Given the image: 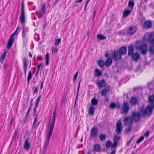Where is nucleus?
<instances>
[{
  "label": "nucleus",
  "mask_w": 154,
  "mask_h": 154,
  "mask_svg": "<svg viewBox=\"0 0 154 154\" xmlns=\"http://www.w3.org/2000/svg\"><path fill=\"white\" fill-rule=\"evenodd\" d=\"M154 108V105H149L146 107L145 109L141 108L139 112H132L131 116L133 119L135 121L137 122L140 120V116L145 117L147 115H150Z\"/></svg>",
  "instance_id": "f257e3e1"
},
{
  "label": "nucleus",
  "mask_w": 154,
  "mask_h": 154,
  "mask_svg": "<svg viewBox=\"0 0 154 154\" xmlns=\"http://www.w3.org/2000/svg\"><path fill=\"white\" fill-rule=\"evenodd\" d=\"M136 48L137 49L141 50V53L143 54H145L147 51V45L142 42L137 41L135 45Z\"/></svg>",
  "instance_id": "f03ea898"
},
{
  "label": "nucleus",
  "mask_w": 154,
  "mask_h": 154,
  "mask_svg": "<svg viewBox=\"0 0 154 154\" xmlns=\"http://www.w3.org/2000/svg\"><path fill=\"white\" fill-rule=\"evenodd\" d=\"M133 52V47L131 45L128 48V55L131 56L132 60L134 61H137L140 57V55L137 53H134Z\"/></svg>",
  "instance_id": "7ed1b4c3"
},
{
  "label": "nucleus",
  "mask_w": 154,
  "mask_h": 154,
  "mask_svg": "<svg viewBox=\"0 0 154 154\" xmlns=\"http://www.w3.org/2000/svg\"><path fill=\"white\" fill-rule=\"evenodd\" d=\"M122 109V113L123 114L125 115L128 112L129 107L128 102L125 101L123 102Z\"/></svg>",
  "instance_id": "20e7f679"
},
{
  "label": "nucleus",
  "mask_w": 154,
  "mask_h": 154,
  "mask_svg": "<svg viewBox=\"0 0 154 154\" xmlns=\"http://www.w3.org/2000/svg\"><path fill=\"white\" fill-rule=\"evenodd\" d=\"M54 126V125L51 124L49 128L48 129L46 140L49 141L52 135Z\"/></svg>",
  "instance_id": "39448f33"
},
{
  "label": "nucleus",
  "mask_w": 154,
  "mask_h": 154,
  "mask_svg": "<svg viewBox=\"0 0 154 154\" xmlns=\"http://www.w3.org/2000/svg\"><path fill=\"white\" fill-rule=\"evenodd\" d=\"M20 20L21 23L24 25L25 22V14L24 12V2L23 1L22 3L21 13L20 17Z\"/></svg>",
  "instance_id": "423d86ee"
},
{
  "label": "nucleus",
  "mask_w": 154,
  "mask_h": 154,
  "mask_svg": "<svg viewBox=\"0 0 154 154\" xmlns=\"http://www.w3.org/2000/svg\"><path fill=\"white\" fill-rule=\"evenodd\" d=\"M45 5L44 3L42 4L40 8V11L38 13V17L41 19L43 16L45 11Z\"/></svg>",
  "instance_id": "0eeeda50"
},
{
  "label": "nucleus",
  "mask_w": 154,
  "mask_h": 154,
  "mask_svg": "<svg viewBox=\"0 0 154 154\" xmlns=\"http://www.w3.org/2000/svg\"><path fill=\"white\" fill-rule=\"evenodd\" d=\"M116 130L118 134H120L122 129V122L121 119H119L117 122L116 124Z\"/></svg>",
  "instance_id": "6e6552de"
},
{
  "label": "nucleus",
  "mask_w": 154,
  "mask_h": 154,
  "mask_svg": "<svg viewBox=\"0 0 154 154\" xmlns=\"http://www.w3.org/2000/svg\"><path fill=\"white\" fill-rule=\"evenodd\" d=\"M137 28L135 26L132 25L130 26L127 30L128 33L131 35L134 34L136 32Z\"/></svg>",
  "instance_id": "1a4fd4ad"
},
{
  "label": "nucleus",
  "mask_w": 154,
  "mask_h": 154,
  "mask_svg": "<svg viewBox=\"0 0 154 154\" xmlns=\"http://www.w3.org/2000/svg\"><path fill=\"white\" fill-rule=\"evenodd\" d=\"M110 89V87L108 85H106V88L105 89H102L100 91V94L102 96H106V93L109 91Z\"/></svg>",
  "instance_id": "9d476101"
},
{
  "label": "nucleus",
  "mask_w": 154,
  "mask_h": 154,
  "mask_svg": "<svg viewBox=\"0 0 154 154\" xmlns=\"http://www.w3.org/2000/svg\"><path fill=\"white\" fill-rule=\"evenodd\" d=\"M124 122L125 125L130 126L133 122V119L131 117H128L125 119Z\"/></svg>",
  "instance_id": "9b49d317"
},
{
  "label": "nucleus",
  "mask_w": 154,
  "mask_h": 154,
  "mask_svg": "<svg viewBox=\"0 0 154 154\" xmlns=\"http://www.w3.org/2000/svg\"><path fill=\"white\" fill-rule=\"evenodd\" d=\"M122 55L118 51H116L114 52L112 54V57L116 61L119 60L121 59Z\"/></svg>",
  "instance_id": "f8f14e48"
},
{
  "label": "nucleus",
  "mask_w": 154,
  "mask_h": 154,
  "mask_svg": "<svg viewBox=\"0 0 154 154\" xmlns=\"http://www.w3.org/2000/svg\"><path fill=\"white\" fill-rule=\"evenodd\" d=\"M96 84L99 89H101L103 87H105V88H106V85H107L106 84L105 81L103 80H102L100 82H97Z\"/></svg>",
  "instance_id": "ddd939ff"
},
{
  "label": "nucleus",
  "mask_w": 154,
  "mask_h": 154,
  "mask_svg": "<svg viewBox=\"0 0 154 154\" xmlns=\"http://www.w3.org/2000/svg\"><path fill=\"white\" fill-rule=\"evenodd\" d=\"M30 145L29 141V138H27L25 140L23 144V147L25 150L28 151L29 149Z\"/></svg>",
  "instance_id": "4468645a"
},
{
  "label": "nucleus",
  "mask_w": 154,
  "mask_h": 154,
  "mask_svg": "<svg viewBox=\"0 0 154 154\" xmlns=\"http://www.w3.org/2000/svg\"><path fill=\"white\" fill-rule=\"evenodd\" d=\"M106 147L107 148H109L111 147L112 149L115 148L116 146L114 145V143L112 144V142L110 140H107L105 143Z\"/></svg>",
  "instance_id": "2eb2a0df"
},
{
  "label": "nucleus",
  "mask_w": 154,
  "mask_h": 154,
  "mask_svg": "<svg viewBox=\"0 0 154 154\" xmlns=\"http://www.w3.org/2000/svg\"><path fill=\"white\" fill-rule=\"evenodd\" d=\"M152 26V24L150 21H146L144 22L143 27L145 29H148L150 28Z\"/></svg>",
  "instance_id": "dca6fc26"
},
{
  "label": "nucleus",
  "mask_w": 154,
  "mask_h": 154,
  "mask_svg": "<svg viewBox=\"0 0 154 154\" xmlns=\"http://www.w3.org/2000/svg\"><path fill=\"white\" fill-rule=\"evenodd\" d=\"M14 38L10 37L8 42V43L6 45L7 48L8 49L11 46L14 41Z\"/></svg>",
  "instance_id": "f3484780"
},
{
  "label": "nucleus",
  "mask_w": 154,
  "mask_h": 154,
  "mask_svg": "<svg viewBox=\"0 0 154 154\" xmlns=\"http://www.w3.org/2000/svg\"><path fill=\"white\" fill-rule=\"evenodd\" d=\"M28 61L26 58H24L23 59V67L24 68V72L25 74H26V69L27 67Z\"/></svg>",
  "instance_id": "a211bd4d"
},
{
  "label": "nucleus",
  "mask_w": 154,
  "mask_h": 154,
  "mask_svg": "<svg viewBox=\"0 0 154 154\" xmlns=\"http://www.w3.org/2000/svg\"><path fill=\"white\" fill-rule=\"evenodd\" d=\"M97 130L96 128H93L91 130V134L92 137H95L97 136Z\"/></svg>",
  "instance_id": "6ab92c4d"
},
{
  "label": "nucleus",
  "mask_w": 154,
  "mask_h": 154,
  "mask_svg": "<svg viewBox=\"0 0 154 154\" xmlns=\"http://www.w3.org/2000/svg\"><path fill=\"white\" fill-rule=\"evenodd\" d=\"M126 50L127 48L125 47H122L120 48L119 52L122 55L126 54Z\"/></svg>",
  "instance_id": "aec40b11"
},
{
  "label": "nucleus",
  "mask_w": 154,
  "mask_h": 154,
  "mask_svg": "<svg viewBox=\"0 0 154 154\" xmlns=\"http://www.w3.org/2000/svg\"><path fill=\"white\" fill-rule=\"evenodd\" d=\"M137 99L135 97H132L130 100V103L132 105H134L137 103Z\"/></svg>",
  "instance_id": "412c9836"
},
{
  "label": "nucleus",
  "mask_w": 154,
  "mask_h": 154,
  "mask_svg": "<svg viewBox=\"0 0 154 154\" xmlns=\"http://www.w3.org/2000/svg\"><path fill=\"white\" fill-rule=\"evenodd\" d=\"M94 75L96 77H99L102 75V72L98 69H95L94 71Z\"/></svg>",
  "instance_id": "4be33fe9"
},
{
  "label": "nucleus",
  "mask_w": 154,
  "mask_h": 154,
  "mask_svg": "<svg viewBox=\"0 0 154 154\" xmlns=\"http://www.w3.org/2000/svg\"><path fill=\"white\" fill-rule=\"evenodd\" d=\"M148 41L151 43L154 42V34L152 33L150 34L149 37Z\"/></svg>",
  "instance_id": "5701e85b"
},
{
  "label": "nucleus",
  "mask_w": 154,
  "mask_h": 154,
  "mask_svg": "<svg viewBox=\"0 0 154 154\" xmlns=\"http://www.w3.org/2000/svg\"><path fill=\"white\" fill-rule=\"evenodd\" d=\"M95 108L94 106L91 105L90 108H89L88 113L89 115H93L94 112L95 111Z\"/></svg>",
  "instance_id": "b1692460"
},
{
  "label": "nucleus",
  "mask_w": 154,
  "mask_h": 154,
  "mask_svg": "<svg viewBox=\"0 0 154 154\" xmlns=\"http://www.w3.org/2000/svg\"><path fill=\"white\" fill-rule=\"evenodd\" d=\"M94 149L96 152H100L101 149V146L99 144H95L94 146Z\"/></svg>",
  "instance_id": "393cba45"
},
{
  "label": "nucleus",
  "mask_w": 154,
  "mask_h": 154,
  "mask_svg": "<svg viewBox=\"0 0 154 154\" xmlns=\"http://www.w3.org/2000/svg\"><path fill=\"white\" fill-rule=\"evenodd\" d=\"M112 59L108 58L105 62V66L108 67L110 66L112 64Z\"/></svg>",
  "instance_id": "a878e982"
},
{
  "label": "nucleus",
  "mask_w": 154,
  "mask_h": 154,
  "mask_svg": "<svg viewBox=\"0 0 154 154\" xmlns=\"http://www.w3.org/2000/svg\"><path fill=\"white\" fill-rule=\"evenodd\" d=\"M98 65L100 67H102L105 66V62L101 59H99L98 62Z\"/></svg>",
  "instance_id": "bb28decb"
},
{
  "label": "nucleus",
  "mask_w": 154,
  "mask_h": 154,
  "mask_svg": "<svg viewBox=\"0 0 154 154\" xmlns=\"http://www.w3.org/2000/svg\"><path fill=\"white\" fill-rule=\"evenodd\" d=\"M131 11L130 10H125L123 12V16L124 17H126L128 16L131 12Z\"/></svg>",
  "instance_id": "cd10ccee"
},
{
  "label": "nucleus",
  "mask_w": 154,
  "mask_h": 154,
  "mask_svg": "<svg viewBox=\"0 0 154 154\" xmlns=\"http://www.w3.org/2000/svg\"><path fill=\"white\" fill-rule=\"evenodd\" d=\"M45 64L46 65L48 66L49 64V54L48 52H47L45 56Z\"/></svg>",
  "instance_id": "c85d7f7f"
},
{
  "label": "nucleus",
  "mask_w": 154,
  "mask_h": 154,
  "mask_svg": "<svg viewBox=\"0 0 154 154\" xmlns=\"http://www.w3.org/2000/svg\"><path fill=\"white\" fill-rule=\"evenodd\" d=\"M120 137L119 136H118L117 135H116L115 136L113 142L114 145H117V141L120 139Z\"/></svg>",
  "instance_id": "c756f323"
},
{
  "label": "nucleus",
  "mask_w": 154,
  "mask_h": 154,
  "mask_svg": "<svg viewBox=\"0 0 154 154\" xmlns=\"http://www.w3.org/2000/svg\"><path fill=\"white\" fill-rule=\"evenodd\" d=\"M6 56V51H5L4 54L2 55L1 56V58H0V62L2 63L5 59Z\"/></svg>",
  "instance_id": "7c9ffc66"
},
{
  "label": "nucleus",
  "mask_w": 154,
  "mask_h": 154,
  "mask_svg": "<svg viewBox=\"0 0 154 154\" xmlns=\"http://www.w3.org/2000/svg\"><path fill=\"white\" fill-rule=\"evenodd\" d=\"M91 102L92 104L91 105L93 106H95L97 105L98 101L96 99L93 98L91 100Z\"/></svg>",
  "instance_id": "2f4dec72"
},
{
  "label": "nucleus",
  "mask_w": 154,
  "mask_h": 154,
  "mask_svg": "<svg viewBox=\"0 0 154 154\" xmlns=\"http://www.w3.org/2000/svg\"><path fill=\"white\" fill-rule=\"evenodd\" d=\"M154 100V96L152 95L149 96V97L148 101L150 103H152L151 105L154 104L153 103V101ZM150 105H151L150 104Z\"/></svg>",
  "instance_id": "473e14b6"
},
{
  "label": "nucleus",
  "mask_w": 154,
  "mask_h": 154,
  "mask_svg": "<svg viewBox=\"0 0 154 154\" xmlns=\"http://www.w3.org/2000/svg\"><path fill=\"white\" fill-rule=\"evenodd\" d=\"M49 141L46 140L45 143V144L44 145V148L43 150V151L44 152H45L46 151L47 149V148L48 145L49 144Z\"/></svg>",
  "instance_id": "72a5a7b5"
},
{
  "label": "nucleus",
  "mask_w": 154,
  "mask_h": 154,
  "mask_svg": "<svg viewBox=\"0 0 154 154\" xmlns=\"http://www.w3.org/2000/svg\"><path fill=\"white\" fill-rule=\"evenodd\" d=\"M42 67H43V65L42 63H40L38 66V69H37V73L36 74V75H37L38 72L40 71H41L42 69Z\"/></svg>",
  "instance_id": "f704fd0d"
},
{
  "label": "nucleus",
  "mask_w": 154,
  "mask_h": 154,
  "mask_svg": "<svg viewBox=\"0 0 154 154\" xmlns=\"http://www.w3.org/2000/svg\"><path fill=\"white\" fill-rule=\"evenodd\" d=\"M134 5V1H131V0H130L129 2L128 6L129 8H132V9H133V8Z\"/></svg>",
  "instance_id": "c9c22d12"
},
{
  "label": "nucleus",
  "mask_w": 154,
  "mask_h": 154,
  "mask_svg": "<svg viewBox=\"0 0 154 154\" xmlns=\"http://www.w3.org/2000/svg\"><path fill=\"white\" fill-rule=\"evenodd\" d=\"M55 111H54V112L53 113V118L52 120V122H51V124L54 125L55 124V118H56V115H55Z\"/></svg>",
  "instance_id": "e433bc0d"
},
{
  "label": "nucleus",
  "mask_w": 154,
  "mask_h": 154,
  "mask_svg": "<svg viewBox=\"0 0 154 154\" xmlns=\"http://www.w3.org/2000/svg\"><path fill=\"white\" fill-rule=\"evenodd\" d=\"M97 37L100 40H104L106 38V37L100 34L97 35Z\"/></svg>",
  "instance_id": "4c0bfd02"
},
{
  "label": "nucleus",
  "mask_w": 154,
  "mask_h": 154,
  "mask_svg": "<svg viewBox=\"0 0 154 154\" xmlns=\"http://www.w3.org/2000/svg\"><path fill=\"white\" fill-rule=\"evenodd\" d=\"M30 109V108H29L26 114V116H25L24 117V123H26V119L28 116L29 114V112Z\"/></svg>",
  "instance_id": "58836bf2"
},
{
  "label": "nucleus",
  "mask_w": 154,
  "mask_h": 154,
  "mask_svg": "<svg viewBox=\"0 0 154 154\" xmlns=\"http://www.w3.org/2000/svg\"><path fill=\"white\" fill-rule=\"evenodd\" d=\"M58 51V49L57 48L55 47L52 48V54L54 55Z\"/></svg>",
  "instance_id": "ea45409f"
},
{
  "label": "nucleus",
  "mask_w": 154,
  "mask_h": 154,
  "mask_svg": "<svg viewBox=\"0 0 154 154\" xmlns=\"http://www.w3.org/2000/svg\"><path fill=\"white\" fill-rule=\"evenodd\" d=\"M32 77V73L30 71L29 72L28 76L27 77V81L28 83L29 82V81L30 80Z\"/></svg>",
  "instance_id": "a19ab883"
},
{
  "label": "nucleus",
  "mask_w": 154,
  "mask_h": 154,
  "mask_svg": "<svg viewBox=\"0 0 154 154\" xmlns=\"http://www.w3.org/2000/svg\"><path fill=\"white\" fill-rule=\"evenodd\" d=\"M149 50L151 53H154V45H151L149 47Z\"/></svg>",
  "instance_id": "79ce46f5"
},
{
  "label": "nucleus",
  "mask_w": 154,
  "mask_h": 154,
  "mask_svg": "<svg viewBox=\"0 0 154 154\" xmlns=\"http://www.w3.org/2000/svg\"><path fill=\"white\" fill-rule=\"evenodd\" d=\"M99 137L100 140L103 141L105 139L106 136L105 135L102 134Z\"/></svg>",
  "instance_id": "37998d69"
},
{
  "label": "nucleus",
  "mask_w": 154,
  "mask_h": 154,
  "mask_svg": "<svg viewBox=\"0 0 154 154\" xmlns=\"http://www.w3.org/2000/svg\"><path fill=\"white\" fill-rule=\"evenodd\" d=\"M144 139V137L143 136H141L140 137L137 141V143H139L140 142L143 141Z\"/></svg>",
  "instance_id": "c03bdc74"
},
{
  "label": "nucleus",
  "mask_w": 154,
  "mask_h": 154,
  "mask_svg": "<svg viewBox=\"0 0 154 154\" xmlns=\"http://www.w3.org/2000/svg\"><path fill=\"white\" fill-rule=\"evenodd\" d=\"M116 105L115 103H110L109 107L110 108L114 109L116 107Z\"/></svg>",
  "instance_id": "a18cd8bd"
},
{
  "label": "nucleus",
  "mask_w": 154,
  "mask_h": 154,
  "mask_svg": "<svg viewBox=\"0 0 154 154\" xmlns=\"http://www.w3.org/2000/svg\"><path fill=\"white\" fill-rule=\"evenodd\" d=\"M24 28L25 26L24 25H23V32H22V37L23 38H24L25 37V34L24 33Z\"/></svg>",
  "instance_id": "49530a36"
},
{
  "label": "nucleus",
  "mask_w": 154,
  "mask_h": 154,
  "mask_svg": "<svg viewBox=\"0 0 154 154\" xmlns=\"http://www.w3.org/2000/svg\"><path fill=\"white\" fill-rule=\"evenodd\" d=\"M18 29V27H17L16 30L14 32V33L12 34L10 37H12V38H14V35L16 34L17 33V30Z\"/></svg>",
  "instance_id": "de8ad7c7"
},
{
  "label": "nucleus",
  "mask_w": 154,
  "mask_h": 154,
  "mask_svg": "<svg viewBox=\"0 0 154 154\" xmlns=\"http://www.w3.org/2000/svg\"><path fill=\"white\" fill-rule=\"evenodd\" d=\"M60 39L58 38V39H57L56 40L55 43V45H57L59 44L60 42Z\"/></svg>",
  "instance_id": "09e8293b"
},
{
  "label": "nucleus",
  "mask_w": 154,
  "mask_h": 154,
  "mask_svg": "<svg viewBox=\"0 0 154 154\" xmlns=\"http://www.w3.org/2000/svg\"><path fill=\"white\" fill-rule=\"evenodd\" d=\"M37 119V116L36 115L35 116L34 119V122L33 125V127L34 128L35 127V124L36 122V120Z\"/></svg>",
  "instance_id": "8fccbe9b"
},
{
  "label": "nucleus",
  "mask_w": 154,
  "mask_h": 154,
  "mask_svg": "<svg viewBox=\"0 0 154 154\" xmlns=\"http://www.w3.org/2000/svg\"><path fill=\"white\" fill-rule=\"evenodd\" d=\"M66 98V95H64V96L63 97L62 99V103L63 104L64 103Z\"/></svg>",
  "instance_id": "3c124183"
},
{
  "label": "nucleus",
  "mask_w": 154,
  "mask_h": 154,
  "mask_svg": "<svg viewBox=\"0 0 154 154\" xmlns=\"http://www.w3.org/2000/svg\"><path fill=\"white\" fill-rule=\"evenodd\" d=\"M78 75V72H77L73 78V81H75V80L76 79V78L77 77Z\"/></svg>",
  "instance_id": "603ef678"
},
{
  "label": "nucleus",
  "mask_w": 154,
  "mask_h": 154,
  "mask_svg": "<svg viewBox=\"0 0 154 154\" xmlns=\"http://www.w3.org/2000/svg\"><path fill=\"white\" fill-rule=\"evenodd\" d=\"M105 102H106L107 103H108L109 102V99L107 97H106V96H105Z\"/></svg>",
  "instance_id": "864d4df0"
},
{
  "label": "nucleus",
  "mask_w": 154,
  "mask_h": 154,
  "mask_svg": "<svg viewBox=\"0 0 154 154\" xmlns=\"http://www.w3.org/2000/svg\"><path fill=\"white\" fill-rule=\"evenodd\" d=\"M41 97V95L39 96H38V97H37V98L36 101H37V102H39V100H40Z\"/></svg>",
  "instance_id": "5fc2aeb1"
},
{
  "label": "nucleus",
  "mask_w": 154,
  "mask_h": 154,
  "mask_svg": "<svg viewBox=\"0 0 154 154\" xmlns=\"http://www.w3.org/2000/svg\"><path fill=\"white\" fill-rule=\"evenodd\" d=\"M149 134V131H147L144 134V135L147 137Z\"/></svg>",
  "instance_id": "6e6d98bb"
},
{
  "label": "nucleus",
  "mask_w": 154,
  "mask_h": 154,
  "mask_svg": "<svg viewBox=\"0 0 154 154\" xmlns=\"http://www.w3.org/2000/svg\"><path fill=\"white\" fill-rule=\"evenodd\" d=\"M115 148L112 149H113L112 151L110 153V154H115Z\"/></svg>",
  "instance_id": "4d7b16f0"
},
{
  "label": "nucleus",
  "mask_w": 154,
  "mask_h": 154,
  "mask_svg": "<svg viewBox=\"0 0 154 154\" xmlns=\"http://www.w3.org/2000/svg\"><path fill=\"white\" fill-rule=\"evenodd\" d=\"M37 91V88L36 87H35V89L34 91V93H36Z\"/></svg>",
  "instance_id": "13d9d810"
},
{
  "label": "nucleus",
  "mask_w": 154,
  "mask_h": 154,
  "mask_svg": "<svg viewBox=\"0 0 154 154\" xmlns=\"http://www.w3.org/2000/svg\"><path fill=\"white\" fill-rule=\"evenodd\" d=\"M82 0H76L75 1L76 3H78L81 2Z\"/></svg>",
  "instance_id": "bf43d9fd"
},
{
  "label": "nucleus",
  "mask_w": 154,
  "mask_h": 154,
  "mask_svg": "<svg viewBox=\"0 0 154 154\" xmlns=\"http://www.w3.org/2000/svg\"><path fill=\"white\" fill-rule=\"evenodd\" d=\"M59 0H55L54 2V3L53 5V6H54V5H55L57 3V2H58V1H59Z\"/></svg>",
  "instance_id": "052dcab7"
},
{
  "label": "nucleus",
  "mask_w": 154,
  "mask_h": 154,
  "mask_svg": "<svg viewBox=\"0 0 154 154\" xmlns=\"http://www.w3.org/2000/svg\"><path fill=\"white\" fill-rule=\"evenodd\" d=\"M131 129L130 128H129L127 129L126 131L127 132H128L131 131Z\"/></svg>",
  "instance_id": "680f3d73"
},
{
  "label": "nucleus",
  "mask_w": 154,
  "mask_h": 154,
  "mask_svg": "<svg viewBox=\"0 0 154 154\" xmlns=\"http://www.w3.org/2000/svg\"><path fill=\"white\" fill-rule=\"evenodd\" d=\"M47 23H44L43 24V28L44 29H45V27H46L47 26Z\"/></svg>",
  "instance_id": "e2e57ef3"
},
{
  "label": "nucleus",
  "mask_w": 154,
  "mask_h": 154,
  "mask_svg": "<svg viewBox=\"0 0 154 154\" xmlns=\"http://www.w3.org/2000/svg\"><path fill=\"white\" fill-rule=\"evenodd\" d=\"M95 13H96V11H94V12L93 14L92 15V17L93 18H94L95 16Z\"/></svg>",
  "instance_id": "0e129e2a"
},
{
  "label": "nucleus",
  "mask_w": 154,
  "mask_h": 154,
  "mask_svg": "<svg viewBox=\"0 0 154 154\" xmlns=\"http://www.w3.org/2000/svg\"><path fill=\"white\" fill-rule=\"evenodd\" d=\"M90 0H88L87 2H86V3L85 5V9H86V6H87V5L88 3V2H89V1H90Z\"/></svg>",
  "instance_id": "69168bd1"
},
{
  "label": "nucleus",
  "mask_w": 154,
  "mask_h": 154,
  "mask_svg": "<svg viewBox=\"0 0 154 154\" xmlns=\"http://www.w3.org/2000/svg\"><path fill=\"white\" fill-rule=\"evenodd\" d=\"M37 106H35V107H34V113H35V112H36V108L37 107Z\"/></svg>",
  "instance_id": "338daca9"
},
{
  "label": "nucleus",
  "mask_w": 154,
  "mask_h": 154,
  "mask_svg": "<svg viewBox=\"0 0 154 154\" xmlns=\"http://www.w3.org/2000/svg\"><path fill=\"white\" fill-rule=\"evenodd\" d=\"M38 102L35 101V106H38Z\"/></svg>",
  "instance_id": "774afa93"
}]
</instances>
